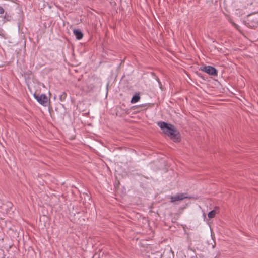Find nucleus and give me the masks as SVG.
Segmentation results:
<instances>
[{
	"label": "nucleus",
	"instance_id": "8",
	"mask_svg": "<svg viewBox=\"0 0 258 258\" xmlns=\"http://www.w3.org/2000/svg\"><path fill=\"white\" fill-rule=\"evenodd\" d=\"M66 97V93L65 92H62V94L60 96V100H63L65 99Z\"/></svg>",
	"mask_w": 258,
	"mask_h": 258
},
{
	"label": "nucleus",
	"instance_id": "10",
	"mask_svg": "<svg viewBox=\"0 0 258 258\" xmlns=\"http://www.w3.org/2000/svg\"><path fill=\"white\" fill-rule=\"evenodd\" d=\"M251 27H257V26H254V25H252V26H251Z\"/></svg>",
	"mask_w": 258,
	"mask_h": 258
},
{
	"label": "nucleus",
	"instance_id": "1",
	"mask_svg": "<svg viewBox=\"0 0 258 258\" xmlns=\"http://www.w3.org/2000/svg\"><path fill=\"white\" fill-rule=\"evenodd\" d=\"M158 125L162 130L163 132L170 137L171 139L175 142L180 141V137L179 133L175 129L173 125L163 121L159 122Z\"/></svg>",
	"mask_w": 258,
	"mask_h": 258
},
{
	"label": "nucleus",
	"instance_id": "5",
	"mask_svg": "<svg viewBox=\"0 0 258 258\" xmlns=\"http://www.w3.org/2000/svg\"><path fill=\"white\" fill-rule=\"evenodd\" d=\"M73 32L78 40L81 39L83 37V33L79 29H74Z\"/></svg>",
	"mask_w": 258,
	"mask_h": 258
},
{
	"label": "nucleus",
	"instance_id": "6",
	"mask_svg": "<svg viewBox=\"0 0 258 258\" xmlns=\"http://www.w3.org/2000/svg\"><path fill=\"white\" fill-rule=\"evenodd\" d=\"M140 99V96L139 95V94H136L133 97H132L131 102L132 103H135L138 102Z\"/></svg>",
	"mask_w": 258,
	"mask_h": 258
},
{
	"label": "nucleus",
	"instance_id": "9",
	"mask_svg": "<svg viewBox=\"0 0 258 258\" xmlns=\"http://www.w3.org/2000/svg\"><path fill=\"white\" fill-rule=\"evenodd\" d=\"M5 11L3 8L0 6V14H3L4 13Z\"/></svg>",
	"mask_w": 258,
	"mask_h": 258
},
{
	"label": "nucleus",
	"instance_id": "3",
	"mask_svg": "<svg viewBox=\"0 0 258 258\" xmlns=\"http://www.w3.org/2000/svg\"><path fill=\"white\" fill-rule=\"evenodd\" d=\"M34 97L36 99L37 102L43 106H46L48 102V98L44 94H42L40 95L34 94Z\"/></svg>",
	"mask_w": 258,
	"mask_h": 258
},
{
	"label": "nucleus",
	"instance_id": "4",
	"mask_svg": "<svg viewBox=\"0 0 258 258\" xmlns=\"http://www.w3.org/2000/svg\"><path fill=\"white\" fill-rule=\"evenodd\" d=\"M186 194L182 193V194H177L174 196H171L170 202L171 203H174L177 201H180V200H182L184 199H190V197H188V196H186Z\"/></svg>",
	"mask_w": 258,
	"mask_h": 258
},
{
	"label": "nucleus",
	"instance_id": "7",
	"mask_svg": "<svg viewBox=\"0 0 258 258\" xmlns=\"http://www.w3.org/2000/svg\"><path fill=\"white\" fill-rule=\"evenodd\" d=\"M216 207H215V209H216ZM216 213H217V211H216V209H213V210H212L211 211H210L208 213V217L210 219L213 218L215 216Z\"/></svg>",
	"mask_w": 258,
	"mask_h": 258
},
{
	"label": "nucleus",
	"instance_id": "2",
	"mask_svg": "<svg viewBox=\"0 0 258 258\" xmlns=\"http://www.w3.org/2000/svg\"><path fill=\"white\" fill-rule=\"evenodd\" d=\"M200 70L211 76H216L217 75V70L216 69L210 66L201 67Z\"/></svg>",
	"mask_w": 258,
	"mask_h": 258
}]
</instances>
